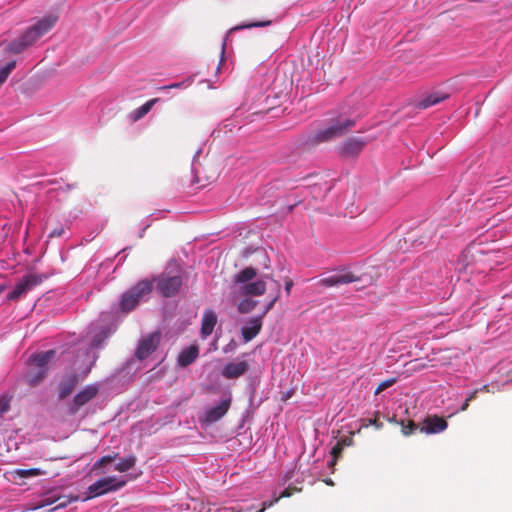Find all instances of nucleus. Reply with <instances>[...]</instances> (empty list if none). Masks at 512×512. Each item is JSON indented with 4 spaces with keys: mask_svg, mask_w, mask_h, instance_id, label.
<instances>
[{
    "mask_svg": "<svg viewBox=\"0 0 512 512\" xmlns=\"http://www.w3.org/2000/svg\"><path fill=\"white\" fill-rule=\"evenodd\" d=\"M110 318L109 313H102L96 322L88 326L85 335L78 343L69 346L68 353L77 352L73 364L80 372L72 373L61 382L59 387V397L61 399L69 396L76 384L90 373L98 359L95 350L101 348L105 340L115 331V327L110 324Z\"/></svg>",
    "mask_w": 512,
    "mask_h": 512,
    "instance_id": "nucleus-1",
    "label": "nucleus"
},
{
    "mask_svg": "<svg viewBox=\"0 0 512 512\" xmlns=\"http://www.w3.org/2000/svg\"><path fill=\"white\" fill-rule=\"evenodd\" d=\"M57 17L53 15L44 16L32 27L27 29L19 38L8 44V51L14 54L23 52L32 46L39 38L46 34L56 23Z\"/></svg>",
    "mask_w": 512,
    "mask_h": 512,
    "instance_id": "nucleus-2",
    "label": "nucleus"
},
{
    "mask_svg": "<svg viewBox=\"0 0 512 512\" xmlns=\"http://www.w3.org/2000/svg\"><path fill=\"white\" fill-rule=\"evenodd\" d=\"M257 275V269L249 266L234 275L235 296H262L265 294L267 285L264 279L252 281Z\"/></svg>",
    "mask_w": 512,
    "mask_h": 512,
    "instance_id": "nucleus-3",
    "label": "nucleus"
},
{
    "mask_svg": "<svg viewBox=\"0 0 512 512\" xmlns=\"http://www.w3.org/2000/svg\"><path fill=\"white\" fill-rule=\"evenodd\" d=\"M156 288L159 294L164 297L176 295L182 286L181 268L176 263L170 264L167 269L157 278Z\"/></svg>",
    "mask_w": 512,
    "mask_h": 512,
    "instance_id": "nucleus-4",
    "label": "nucleus"
},
{
    "mask_svg": "<svg viewBox=\"0 0 512 512\" xmlns=\"http://www.w3.org/2000/svg\"><path fill=\"white\" fill-rule=\"evenodd\" d=\"M152 289L153 281L149 279L139 281L136 285L122 294L119 302L120 309L124 312H130L141 301L146 299Z\"/></svg>",
    "mask_w": 512,
    "mask_h": 512,
    "instance_id": "nucleus-5",
    "label": "nucleus"
},
{
    "mask_svg": "<svg viewBox=\"0 0 512 512\" xmlns=\"http://www.w3.org/2000/svg\"><path fill=\"white\" fill-rule=\"evenodd\" d=\"M352 126L354 121L346 119L344 121H336L330 126L318 130L314 135L309 137L308 142L311 144H319L329 141L333 138L339 137L347 132Z\"/></svg>",
    "mask_w": 512,
    "mask_h": 512,
    "instance_id": "nucleus-6",
    "label": "nucleus"
},
{
    "mask_svg": "<svg viewBox=\"0 0 512 512\" xmlns=\"http://www.w3.org/2000/svg\"><path fill=\"white\" fill-rule=\"evenodd\" d=\"M55 350H47L45 352H40L33 354L29 362L32 366L35 367L36 371H29L27 374L28 382L31 385H36L40 380H42L47 373V365L55 356Z\"/></svg>",
    "mask_w": 512,
    "mask_h": 512,
    "instance_id": "nucleus-7",
    "label": "nucleus"
},
{
    "mask_svg": "<svg viewBox=\"0 0 512 512\" xmlns=\"http://www.w3.org/2000/svg\"><path fill=\"white\" fill-rule=\"evenodd\" d=\"M125 484L126 480L124 477L108 476L100 478L88 487L87 499L98 497L108 492L117 491Z\"/></svg>",
    "mask_w": 512,
    "mask_h": 512,
    "instance_id": "nucleus-8",
    "label": "nucleus"
},
{
    "mask_svg": "<svg viewBox=\"0 0 512 512\" xmlns=\"http://www.w3.org/2000/svg\"><path fill=\"white\" fill-rule=\"evenodd\" d=\"M47 276L38 274H27L23 276L15 285L14 289L8 293L7 300L16 301L28 291L41 284Z\"/></svg>",
    "mask_w": 512,
    "mask_h": 512,
    "instance_id": "nucleus-9",
    "label": "nucleus"
},
{
    "mask_svg": "<svg viewBox=\"0 0 512 512\" xmlns=\"http://www.w3.org/2000/svg\"><path fill=\"white\" fill-rule=\"evenodd\" d=\"M160 336L158 333H152L144 338H142L136 348L135 358L137 361H142L146 359L150 354H152L159 344Z\"/></svg>",
    "mask_w": 512,
    "mask_h": 512,
    "instance_id": "nucleus-10",
    "label": "nucleus"
},
{
    "mask_svg": "<svg viewBox=\"0 0 512 512\" xmlns=\"http://www.w3.org/2000/svg\"><path fill=\"white\" fill-rule=\"evenodd\" d=\"M99 384L93 383L86 385L82 390H80L73 398V403L71 406V412L76 413L80 407L91 401L99 392Z\"/></svg>",
    "mask_w": 512,
    "mask_h": 512,
    "instance_id": "nucleus-11",
    "label": "nucleus"
},
{
    "mask_svg": "<svg viewBox=\"0 0 512 512\" xmlns=\"http://www.w3.org/2000/svg\"><path fill=\"white\" fill-rule=\"evenodd\" d=\"M263 325V315H258L247 319L242 328L241 334L245 343L251 341L260 332Z\"/></svg>",
    "mask_w": 512,
    "mask_h": 512,
    "instance_id": "nucleus-12",
    "label": "nucleus"
},
{
    "mask_svg": "<svg viewBox=\"0 0 512 512\" xmlns=\"http://www.w3.org/2000/svg\"><path fill=\"white\" fill-rule=\"evenodd\" d=\"M231 404V398L222 399L216 405L209 407L204 414V421L211 424L220 420L228 411Z\"/></svg>",
    "mask_w": 512,
    "mask_h": 512,
    "instance_id": "nucleus-13",
    "label": "nucleus"
},
{
    "mask_svg": "<svg viewBox=\"0 0 512 512\" xmlns=\"http://www.w3.org/2000/svg\"><path fill=\"white\" fill-rule=\"evenodd\" d=\"M248 370L246 361L229 362L222 368L221 375L226 379H237Z\"/></svg>",
    "mask_w": 512,
    "mask_h": 512,
    "instance_id": "nucleus-14",
    "label": "nucleus"
},
{
    "mask_svg": "<svg viewBox=\"0 0 512 512\" xmlns=\"http://www.w3.org/2000/svg\"><path fill=\"white\" fill-rule=\"evenodd\" d=\"M356 280H357V278L351 273L336 274V275H331V276H328L325 278H321L317 282V285H319L321 287H333V286H337L340 284H348V283L354 282Z\"/></svg>",
    "mask_w": 512,
    "mask_h": 512,
    "instance_id": "nucleus-15",
    "label": "nucleus"
},
{
    "mask_svg": "<svg viewBox=\"0 0 512 512\" xmlns=\"http://www.w3.org/2000/svg\"><path fill=\"white\" fill-rule=\"evenodd\" d=\"M217 323V315L212 309H206L203 313L202 321H201V329L200 336L203 339H206L210 336L214 330V327Z\"/></svg>",
    "mask_w": 512,
    "mask_h": 512,
    "instance_id": "nucleus-16",
    "label": "nucleus"
},
{
    "mask_svg": "<svg viewBox=\"0 0 512 512\" xmlns=\"http://www.w3.org/2000/svg\"><path fill=\"white\" fill-rule=\"evenodd\" d=\"M252 254L255 255L256 260L255 263L263 268L268 269L270 268V258L267 253V251L263 248L257 247V248H245L242 252L243 258H249Z\"/></svg>",
    "mask_w": 512,
    "mask_h": 512,
    "instance_id": "nucleus-17",
    "label": "nucleus"
},
{
    "mask_svg": "<svg viewBox=\"0 0 512 512\" xmlns=\"http://www.w3.org/2000/svg\"><path fill=\"white\" fill-rule=\"evenodd\" d=\"M447 428V422L438 416L427 417L421 427V431L426 434H436Z\"/></svg>",
    "mask_w": 512,
    "mask_h": 512,
    "instance_id": "nucleus-18",
    "label": "nucleus"
},
{
    "mask_svg": "<svg viewBox=\"0 0 512 512\" xmlns=\"http://www.w3.org/2000/svg\"><path fill=\"white\" fill-rule=\"evenodd\" d=\"M364 145L365 141H363L361 138H349L348 140L342 143L340 147V152L344 156H356L363 149Z\"/></svg>",
    "mask_w": 512,
    "mask_h": 512,
    "instance_id": "nucleus-19",
    "label": "nucleus"
},
{
    "mask_svg": "<svg viewBox=\"0 0 512 512\" xmlns=\"http://www.w3.org/2000/svg\"><path fill=\"white\" fill-rule=\"evenodd\" d=\"M199 355V348L197 345H190L184 348L177 358V363L181 367H186L193 363Z\"/></svg>",
    "mask_w": 512,
    "mask_h": 512,
    "instance_id": "nucleus-20",
    "label": "nucleus"
},
{
    "mask_svg": "<svg viewBox=\"0 0 512 512\" xmlns=\"http://www.w3.org/2000/svg\"><path fill=\"white\" fill-rule=\"evenodd\" d=\"M159 101L158 98H153V99H150L148 100L147 102H145L143 105H141L140 107L134 109L133 111H131L129 113V120L131 122H137L139 121L140 119H142L146 114H148L151 109L153 108V106Z\"/></svg>",
    "mask_w": 512,
    "mask_h": 512,
    "instance_id": "nucleus-21",
    "label": "nucleus"
},
{
    "mask_svg": "<svg viewBox=\"0 0 512 512\" xmlns=\"http://www.w3.org/2000/svg\"><path fill=\"white\" fill-rule=\"evenodd\" d=\"M446 98V95H440L439 93H430L420 99L417 103V107L420 109H426L433 105H436L443 101Z\"/></svg>",
    "mask_w": 512,
    "mask_h": 512,
    "instance_id": "nucleus-22",
    "label": "nucleus"
},
{
    "mask_svg": "<svg viewBox=\"0 0 512 512\" xmlns=\"http://www.w3.org/2000/svg\"><path fill=\"white\" fill-rule=\"evenodd\" d=\"M136 463V457L134 455H128L121 458L114 466V470L119 472H126L134 467Z\"/></svg>",
    "mask_w": 512,
    "mask_h": 512,
    "instance_id": "nucleus-23",
    "label": "nucleus"
},
{
    "mask_svg": "<svg viewBox=\"0 0 512 512\" xmlns=\"http://www.w3.org/2000/svg\"><path fill=\"white\" fill-rule=\"evenodd\" d=\"M244 298L238 303V311L242 314L249 313L254 310L257 306L258 301L253 300L249 296H243Z\"/></svg>",
    "mask_w": 512,
    "mask_h": 512,
    "instance_id": "nucleus-24",
    "label": "nucleus"
},
{
    "mask_svg": "<svg viewBox=\"0 0 512 512\" xmlns=\"http://www.w3.org/2000/svg\"><path fill=\"white\" fill-rule=\"evenodd\" d=\"M117 454L114 455H105L99 458L92 466V471L96 472L100 470L102 467H105L107 464L113 462L116 458Z\"/></svg>",
    "mask_w": 512,
    "mask_h": 512,
    "instance_id": "nucleus-25",
    "label": "nucleus"
},
{
    "mask_svg": "<svg viewBox=\"0 0 512 512\" xmlns=\"http://www.w3.org/2000/svg\"><path fill=\"white\" fill-rule=\"evenodd\" d=\"M15 66L16 62L11 61L0 69V86L6 81V79L8 78L12 70L15 68Z\"/></svg>",
    "mask_w": 512,
    "mask_h": 512,
    "instance_id": "nucleus-26",
    "label": "nucleus"
},
{
    "mask_svg": "<svg viewBox=\"0 0 512 512\" xmlns=\"http://www.w3.org/2000/svg\"><path fill=\"white\" fill-rule=\"evenodd\" d=\"M288 496H290V492L288 491V489L283 490L281 492V494L278 497H276L273 501H265V502H263V507L260 510H258L257 512H264V510L266 508L271 507L274 503H276L279 500V498H281V497H288Z\"/></svg>",
    "mask_w": 512,
    "mask_h": 512,
    "instance_id": "nucleus-27",
    "label": "nucleus"
},
{
    "mask_svg": "<svg viewBox=\"0 0 512 512\" xmlns=\"http://www.w3.org/2000/svg\"><path fill=\"white\" fill-rule=\"evenodd\" d=\"M191 83H192V80L191 79H187V80L182 81V82H177V83H172V84H169V85L162 86L160 89L164 90V89L187 88L188 86H190Z\"/></svg>",
    "mask_w": 512,
    "mask_h": 512,
    "instance_id": "nucleus-28",
    "label": "nucleus"
},
{
    "mask_svg": "<svg viewBox=\"0 0 512 512\" xmlns=\"http://www.w3.org/2000/svg\"><path fill=\"white\" fill-rule=\"evenodd\" d=\"M294 471H295V465L280 475L279 481H280L281 485H285L288 481H290L293 478Z\"/></svg>",
    "mask_w": 512,
    "mask_h": 512,
    "instance_id": "nucleus-29",
    "label": "nucleus"
},
{
    "mask_svg": "<svg viewBox=\"0 0 512 512\" xmlns=\"http://www.w3.org/2000/svg\"><path fill=\"white\" fill-rule=\"evenodd\" d=\"M279 298L280 290H278L277 293L273 296V298L265 305V308L261 314L263 315V317L274 307L275 303L279 300Z\"/></svg>",
    "mask_w": 512,
    "mask_h": 512,
    "instance_id": "nucleus-30",
    "label": "nucleus"
},
{
    "mask_svg": "<svg viewBox=\"0 0 512 512\" xmlns=\"http://www.w3.org/2000/svg\"><path fill=\"white\" fill-rule=\"evenodd\" d=\"M10 408V398L7 395L0 396V414L6 413Z\"/></svg>",
    "mask_w": 512,
    "mask_h": 512,
    "instance_id": "nucleus-31",
    "label": "nucleus"
},
{
    "mask_svg": "<svg viewBox=\"0 0 512 512\" xmlns=\"http://www.w3.org/2000/svg\"><path fill=\"white\" fill-rule=\"evenodd\" d=\"M17 474H19L21 477H30L35 476L39 474V470L36 468L32 469H19L17 470Z\"/></svg>",
    "mask_w": 512,
    "mask_h": 512,
    "instance_id": "nucleus-32",
    "label": "nucleus"
},
{
    "mask_svg": "<svg viewBox=\"0 0 512 512\" xmlns=\"http://www.w3.org/2000/svg\"><path fill=\"white\" fill-rule=\"evenodd\" d=\"M396 382L395 378L387 379L379 384L377 387L375 394L380 393L381 391L385 390L386 388L392 386Z\"/></svg>",
    "mask_w": 512,
    "mask_h": 512,
    "instance_id": "nucleus-33",
    "label": "nucleus"
},
{
    "mask_svg": "<svg viewBox=\"0 0 512 512\" xmlns=\"http://www.w3.org/2000/svg\"><path fill=\"white\" fill-rule=\"evenodd\" d=\"M341 452V447L339 444L335 445L333 448H332V455H333V458L328 462L329 466H333L335 464V461H336V457L337 455Z\"/></svg>",
    "mask_w": 512,
    "mask_h": 512,
    "instance_id": "nucleus-34",
    "label": "nucleus"
},
{
    "mask_svg": "<svg viewBox=\"0 0 512 512\" xmlns=\"http://www.w3.org/2000/svg\"><path fill=\"white\" fill-rule=\"evenodd\" d=\"M476 392H477V391L475 390V391L471 392V393L467 396V398L465 399L464 403H462V406L460 407V410H461V411H465V410L468 408V406H469V402H470L472 399H474V398H475Z\"/></svg>",
    "mask_w": 512,
    "mask_h": 512,
    "instance_id": "nucleus-35",
    "label": "nucleus"
},
{
    "mask_svg": "<svg viewBox=\"0 0 512 512\" xmlns=\"http://www.w3.org/2000/svg\"><path fill=\"white\" fill-rule=\"evenodd\" d=\"M293 285H294V283H293V280H292V279L287 278V279L285 280V283H284V292H285V294H286L287 296H289V295L291 294V290H292V288H293Z\"/></svg>",
    "mask_w": 512,
    "mask_h": 512,
    "instance_id": "nucleus-36",
    "label": "nucleus"
},
{
    "mask_svg": "<svg viewBox=\"0 0 512 512\" xmlns=\"http://www.w3.org/2000/svg\"><path fill=\"white\" fill-rule=\"evenodd\" d=\"M64 233V228L63 227H60V228H55L53 229L52 231H50L49 233V237L50 238H53V237H60L62 236Z\"/></svg>",
    "mask_w": 512,
    "mask_h": 512,
    "instance_id": "nucleus-37",
    "label": "nucleus"
},
{
    "mask_svg": "<svg viewBox=\"0 0 512 512\" xmlns=\"http://www.w3.org/2000/svg\"><path fill=\"white\" fill-rule=\"evenodd\" d=\"M269 24H270V21H267V22H254V23L247 24L244 27L245 28L264 27V26H267Z\"/></svg>",
    "mask_w": 512,
    "mask_h": 512,
    "instance_id": "nucleus-38",
    "label": "nucleus"
},
{
    "mask_svg": "<svg viewBox=\"0 0 512 512\" xmlns=\"http://www.w3.org/2000/svg\"><path fill=\"white\" fill-rule=\"evenodd\" d=\"M414 428H415V427H414V424H410L408 427L403 426L402 431H403V433H404L405 435H409V434H411V433H412V431L414 430Z\"/></svg>",
    "mask_w": 512,
    "mask_h": 512,
    "instance_id": "nucleus-39",
    "label": "nucleus"
},
{
    "mask_svg": "<svg viewBox=\"0 0 512 512\" xmlns=\"http://www.w3.org/2000/svg\"><path fill=\"white\" fill-rule=\"evenodd\" d=\"M235 509L233 507H222L216 509L214 512H234Z\"/></svg>",
    "mask_w": 512,
    "mask_h": 512,
    "instance_id": "nucleus-40",
    "label": "nucleus"
},
{
    "mask_svg": "<svg viewBox=\"0 0 512 512\" xmlns=\"http://www.w3.org/2000/svg\"><path fill=\"white\" fill-rule=\"evenodd\" d=\"M225 46H226L225 41H223V43H222V49H221V59H220V63H222V62H223V60H224ZM219 65H221V64H219ZM219 68H220V66H218V69H219Z\"/></svg>",
    "mask_w": 512,
    "mask_h": 512,
    "instance_id": "nucleus-41",
    "label": "nucleus"
},
{
    "mask_svg": "<svg viewBox=\"0 0 512 512\" xmlns=\"http://www.w3.org/2000/svg\"><path fill=\"white\" fill-rule=\"evenodd\" d=\"M134 362H135V359H130V360L126 363V365H127V369H128L129 371L131 370L130 366H131Z\"/></svg>",
    "mask_w": 512,
    "mask_h": 512,
    "instance_id": "nucleus-42",
    "label": "nucleus"
},
{
    "mask_svg": "<svg viewBox=\"0 0 512 512\" xmlns=\"http://www.w3.org/2000/svg\"><path fill=\"white\" fill-rule=\"evenodd\" d=\"M325 483L328 484V485H332L333 484V482L330 479L325 480Z\"/></svg>",
    "mask_w": 512,
    "mask_h": 512,
    "instance_id": "nucleus-43",
    "label": "nucleus"
},
{
    "mask_svg": "<svg viewBox=\"0 0 512 512\" xmlns=\"http://www.w3.org/2000/svg\"><path fill=\"white\" fill-rule=\"evenodd\" d=\"M264 278H265V279H271V280H272V276H271V275H269V274H266V275L264 276Z\"/></svg>",
    "mask_w": 512,
    "mask_h": 512,
    "instance_id": "nucleus-44",
    "label": "nucleus"
},
{
    "mask_svg": "<svg viewBox=\"0 0 512 512\" xmlns=\"http://www.w3.org/2000/svg\"><path fill=\"white\" fill-rule=\"evenodd\" d=\"M457 412V410H454V411H451L449 412L448 416H452L453 414H455Z\"/></svg>",
    "mask_w": 512,
    "mask_h": 512,
    "instance_id": "nucleus-45",
    "label": "nucleus"
},
{
    "mask_svg": "<svg viewBox=\"0 0 512 512\" xmlns=\"http://www.w3.org/2000/svg\"><path fill=\"white\" fill-rule=\"evenodd\" d=\"M126 256L119 258V262L123 261Z\"/></svg>",
    "mask_w": 512,
    "mask_h": 512,
    "instance_id": "nucleus-46",
    "label": "nucleus"
},
{
    "mask_svg": "<svg viewBox=\"0 0 512 512\" xmlns=\"http://www.w3.org/2000/svg\"><path fill=\"white\" fill-rule=\"evenodd\" d=\"M3 291V286L0 285V293Z\"/></svg>",
    "mask_w": 512,
    "mask_h": 512,
    "instance_id": "nucleus-47",
    "label": "nucleus"
}]
</instances>
